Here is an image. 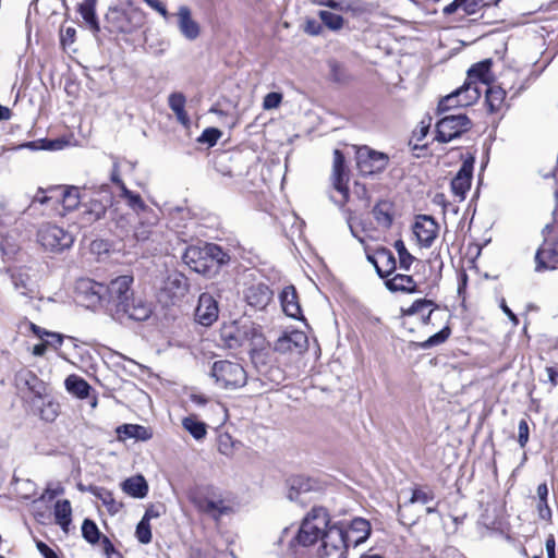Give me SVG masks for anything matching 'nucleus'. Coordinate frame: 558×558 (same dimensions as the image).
Masks as SVG:
<instances>
[{
    "label": "nucleus",
    "mask_w": 558,
    "mask_h": 558,
    "mask_svg": "<svg viewBox=\"0 0 558 558\" xmlns=\"http://www.w3.org/2000/svg\"><path fill=\"white\" fill-rule=\"evenodd\" d=\"M328 523L329 514L324 507L312 508L303 519L298 534L290 542L288 558H314L308 548L318 541Z\"/></svg>",
    "instance_id": "f257e3e1"
},
{
    "label": "nucleus",
    "mask_w": 558,
    "mask_h": 558,
    "mask_svg": "<svg viewBox=\"0 0 558 558\" xmlns=\"http://www.w3.org/2000/svg\"><path fill=\"white\" fill-rule=\"evenodd\" d=\"M182 258L193 271L208 277L230 260L229 254L214 243L191 245L186 247Z\"/></svg>",
    "instance_id": "f03ea898"
},
{
    "label": "nucleus",
    "mask_w": 558,
    "mask_h": 558,
    "mask_svg": "<svg viewBox=\"0 0 558 558\" xmlns=\"http://www.w3.org/2000/svg\"><path fill=\"white\" fill-rule=\"evenodd\" d=\"M319 538L322 539V546L317 551L318 558H347V549L350 545V536L339 523L330 525L328 523Z\"/></svg>",
    "instance_id": "7ed1b4c3"
},
{
    "label": "nucleus",
    "mask_w": 558,
    "mask_h": 558,
    "mask_svg": "<svg viewBox=\"0 0 558 558\" xmlns=\"http://www.w3.org/2000/svg\"><path fill=\"white\" fill-rule=\"evenodd\" d=\"M210 376L221 389H239L247 381L244 367L240 363L228 360L216 361L211 366Z\"/></svg>",
    "instance_id": "20e7f679"
},
{
    "label": "nucleus",
    "mask_w": 558,
    "mask_h": 558,
    "mask_svg": "<svg viewBox=\"0 0 558 558\" xmlns=\"http://www.w3.org/2000/svg\"><path fill=\"white\" fill-rule=\"evenodd\" d=\"M189 280L179 271L167 272L156 286L158 301L163 305H173L189 292Z\"/></svg>",
    "instance_id": "39448f33"
},
{
    "label": "nucleus",
    "mask_w": 558,
    "mask_h": 558,
    "mask_svg": "<svg viewBox=\"0 0 558 558\" xmlns=\"http://www.w3.org/2000/svg\"><path fill=\"white\" fill-rule=\"evenodd\" d=\"M134 277L132 275H121L110 280L106 286V311L113 318L117 311H121L125 305L128 295H132Z\"/></svg>",
    "instance_id": "423d86ee"
},
{
    "label": "nucleus",
    "mask_w": 558,
    "mask_h": 558,
    "mask_svg": "<svg viewBox=\"0 0 558 558\" xmlns=\"http://www.w3.org/2000/svg\"><path fill=\"white\" fill-rule=\"evenodd\" d=\"M105 17L113 31L123 34L133 33L145 22L143 11L135 8L122 10L118 7H110Z\"/></svg>",
    "instance_id": "0eeeda50"
},
{
    "label": "nucleus",
    "mask_w": 558,
    "mask_h": 558,
    "mask_svg": "<svg viewBox=\"0 0 558 558\" xmlns=\"http://www.w3.org/2000/svg\"><path fill=\"white\" fill-rule=\"evenodd\" d=\"M37 239L46 251L53 253L70 248L74 242L70 232L52 223L43 225L37 232Z\"/></svg>",
    "instance_id": "6e6552de"
},
{
    "label": "nucleus",
    "mask_w": 558,
    "mask_h": 558,
    "mask_svg": "<svg viewBox=\"0 0 558 558\" xmlns=\"http://www.w3.org/2000/svg\"><path fill=\"white\" fill-rule=\"evenodd\" d=\"M50 201L60 202L65 210H74L81 202L80 190L76 186H50L47 190H39L34 196V202L48 204Z\"/></svg>",
    "instance_id": "1a4fd4ad"
},
{
    "label": "nucleus",
    "mask_w": 558,
    "mask_h": 558,
    "mask_svg": "<svg viewBox=\"0 0 558 558\" xmlns=\"http://www.w3.org/2000/svg\"><path fill=\"white\" fill-rule=\"evenodd\" d=\"M472 125V121L464 113L446 116L436 124V140L448 143L471 130Z\"/></svg>",
    "instance_id": "9d476101"
},
{
    "label": "nucleus",
    "mask_w": 558,
    "mask_h": 558,
    "mask_svg": "<svg viewBox=\"0 0 558 558\" xmlns=\"http://www.w3.org/2000/svg\"><path fill=\"white\" fill-rule=\"evenodd\" d=\"M125 305L121 311L113 314V319L123 322L125 319L143 322L150 317L153 305L144 296L137 294L134 290L132 295L126 296Z\"/></svg>",
    "instance_id": "9b49d317"
},
{
    "label": "nucleus",
    "mask_w": 558,
    "mask_h": 558,
    "mask_svg": "<svg viewBox=\"0 0 558 558\" xmlns=\"http://www.w3.org/2000/svg\"><path fill=\"white\" fill-rule=\"evenodd\" d=\"M389 163V157L385 153L372 149L368 146L359 147L356 150V166L364 175L383 172Z\"/></svg>",
    "instance_id": "f8f14e48"
},
{
    "label": "nucleus",
    "mask_w": 558,
    "mask_h": 558,
    "mask_svg": "<svg viewBox=\"0 0 558 558\" xmlns=\"http://www.w3.org/2000/svg\"><path fill=\"white\" fill-rule=\"evenodd\" d=\"M75 291L86 307L106 306V284L89 278H81L76 281Z\"/></svg>",
    "instance_id": "ddd939ff"
},
{
    "label": "nucleus",
    "mask_w": 558,
    "mask_h": 558,
    "mask_svg": "<svg viewBox=\"0 0 558 558\" xmlns=\"http://www.w3.org/2000/svg\"><path fill=\"white\" fill-rule=\"evenodd\" d=\"M481 96V89L471 84H464L453 93L445 96L438 104V111L445 112L456 107H466L475 102Z\"/></svg>",
    "instance_id": "4468645a"
},
{
    "label": "nucleus",
    "mask_w": 558,
    "mask_h": 558,
    "mask_svg": "<svg viewBox=\"0 0 558 558\" xmlns=\"http://www.w3.org/2000/svg\"><path fill=\"white\" fill-rule=\"evenodd\" d=\"M438 231L439 226L433 217L427 215L416 217L413 232L422 246L429 247L437 238Z\"/></svg>",
    "instance_id": "2eb2a0df"
},
{
    "label": "nucleus",
    "mask_w": 558,
    "mask_h": 558,
    "mask_svg": "<svg viewBox=\"0 0 558 558\" xmlns=\"http://www.w3.org/2000/svg\"><path fill=\"white\" fill-rule=\"evenodd\" d=\"M15 385L20 391H27L34 396L33 403H35L36 399H41L46 392L44 381L28 369H22L16 373Z\"/></svg>",
    "instance_id": "dca6fc26"
},
{
    "label": "nucleus",
    "mask_w": 558,
    "mask_h": 558,
    "mask_svg": "<svg viewBox=\"0 0 558 558\" xmlns=\"http://www.w3.org/2000/svg\"><path fill=\"white\" fill-rule=\"evenodd\" d=\"M332 185L342 195V202L349 199V177L344 167V156L339 149L333 150V163L331 174Z\"/></svg>",
    "instance_id": "f3484780"
},
{
    "label": "nucleus",
    "mask_w": 558,
    "mask_h": 558,
    "mask_svg": "<svg viewBox=\"0 0 558 558\" xmlns=\"http://www.w3.org/2000/svg\"><path fill=\"white\" fill-rule=\"evenodd\" d=\"M473 165V157L465 159L458 173L451 180V191L460 201L465 198V194L471 187Z\"/></svg>",
    "instance_id": "a211bd4d"
},
{
    "label": "nucleus",
    "mask_w": 558,
    "mask_h": 558,
    "mask_svg": "<svg viewBox=\"0 0 558 558\" xmlns=\"http://www.w3.org/2000/svg\"><path fill=\"white\" fill-rule=\"evenodd\" d=\"M180 34L187 40H196L201 35L199 24L192 17V11L187 5H180L175 13Z\"/></svg>",
    "instance_id": "6ab92c4d"
},
{
    "label": "nucleus",
    "mask_w": 558,
    "mask_h": 558,
    "mask_svg": "<svg viewBox=\"0 0 558 558\" xmlns=\"http://www.w3.org/2000/svg\"><path fill=\"white\" fill-rule=\"evenodd\" d=\"M217 301L209 293H202L195 310V317L203 326H210L218 318Z\"/></svg>",
    "instance_id": "aec40b11"
},
{
    "label": "nucleus",
    "mask_w": 558,
    "mask_h": 558,
    "mask_svg": "<svg viewBox=\"0 0 558 558\" xmlns=\"http://www.w3.org/2000/svg\"><path fill=\"white\" fill-rule=\"evenodd\" d=\"M367 259L373 264L380 278H387L396 269V258L392 252L386 247H380L373 255H367Z\"/></svg>",
    "instance_id": "412c9836"
},
{
    "label": "nucleus",
    "mask_w": 558,
    "mask_h": 558,
    "mask_svg": "<svg viewBox=\"0 0 558 558\" xmlns=\"http://www.w3.org/2000/svg\"><path fill=\"white\" fill-rule=\"evenodd\" d=\"M307 337L303 331L293 330L280 337L275 343V350L278 352L301 353L306 349Z\"/></svg>",
    "instance_id": "4be33fe9"
},
{
    "label": "nucleus",
    "mask_w": 558,
    "mask_h": 558,
    "mask_svg": "<svg viewBox=\"0 0 558 558\" xmlns=\"http://www.w3.org/2000/svg\"><path fill=\"white\" fill-rule=\"evenodd\" d=\"M98 0H83L77 4V13L82 17V24L94 35L99 34L100 24L97 15Z\"/></svg>",
    "instance_id": "5701e85b"
},
{
    "label": "nucleus",
    "mask_w": 558,
    "mask_h": 558,
    "mask_svg": "<svg viewBox=\"0 0 558 558\" xmlns=\"http://www.w3.org/2000/svg\"><path fill=\"white\" fill-rule=\"evenodd\" d=\"M535 269L537 271L555 269L558 266V242L544 243L535 254Z\"/></svg>",
    "instance_id": "b1692460"
},
{
    "label": "nucleus",
    "mask_w": 558,
    "mask_h": 558,
    "mask_svg": "<svg viewBox=\"0 0 558 558\" xmlns=\"http://www.w3.org/2000/svg\"><path fill=\"white\" fill-rule=\"evenodd\" d=\"M272 299V291L264 283L248 287L245 291L247 304L256 310H264Z\"/></svg>",
    "instance_id": "393cba45"
},
{
    "label": "nucleus",
    "mask_w": 558,
    "mask_h": 558,
    "mask_svg": "<svg viewBox=\"0 0 558 558\" xmlns=\"http://www.w3.org/2000/svg\"><path fill=\"white\" fill-rule=\"evenodd\" d=\"M194 504L199 511L215 520H218L230 510L220 498L196 497L194 498Z\"/></svg>",
    "instance_id": "a878e982"
},
{
    "label": "nucleus",
    "mask_w": 558,
    "mask_h": 558,
    "mask_svg": "<svg viewBox=\"0 0 558 558\" xmlns=\"http://www.w3.org/2000/svg\"><path fill=\"white\" fill-rule=\"evenodd\" d=\"M486 4L484 0H453L442 9V12L445 15H450L462 11L463 14L460 17H464L477 13Z\"/></svg>",
    "instance_id": "bb28decb"
},
{
    "label": "nucleus",
    "mask_w": 558,
    "mask_h": 558,
    "mask_svg": "<svg viewBox=\"0 0 558 558\" xmlns=\"http://www.w3.org/2000/svg\"><path fill=\"white\" fill-rule=\"evenodd\" d=\"M313 487L314 483L310 478L296 476L290 480V486L287 496L291 501L305 504V495L310 493Z\"/></svg>",
    "instance_id": "cd10ccee"
},
{
    "label": "nucleus",
    "mask_w": 558,
    "mask_h": 558,
    "mask_svg": "<svg viewBox=\"0 0 558 558\" xmlns=\"http://www.w3.org/2000/svg\"><path fill=\"white\" fill-rule=\"evenodd\" d=\"M11 280L14 290L27 298H33L35 293V283L32 281L29 274L24 268H19L11 274Z\"/></svg>",
    "instance_id": "c85d7f7f"
},
{
    "label": "nucleus",
    "mask_w": 558,
    "mask_h": 558,
    "mask_svg": "<svg viewBox=\"0 0 558 558\" xmlns=\"http://www.w3.org/2000/svg\"><path fill=\"white\" fill-rule=\"evenodd\" d=\"M490 64L492 62L489 60H485L472 65L468 71V82L464 84L473 83V86H476L478 89L480 84L487 86L490 81Z\"/></svg>",
    "instance_id": "c756f323"
},
{
    "label": "nucleus",
    "mask_w": 558,
    "mask_h": 558,
    "mask_svg": "<svg viewBox=\"0 0 558 558\" xmlns=\"http://www.w3.org/2000/svg\"><path fill=\"white\" fill-rule=\"evenodd\" d=\"M280 301L282 310L288 316L292 318L300 317L301 306L299 304L296 291L293 286H288L283 288V290L280 293Z\"/></svg>",
    "instance_id": "7c9ffc66"
},
{
    "label": "nucleus",
    "mask_w": 558,
    "mask_h": 558,
    "mask_svg": "<svg viewBox=\"0 0 558 558\" xmlns=\"http://www.w3.org/2000/svg\"><path fill=\"white\" fill-rule=\"evenodd\" d=\"M350 536V543H353L355 546L365 542L371 534V524L367 520L363 518H355L351 521L349 531H345Z\"/></svg>",
    "instance_id": "2f4dec72"
},
{
    "label": "nucleus",
    "mask_w": 558,
    "mask_h": 558,
    "mask_svg": "<svg viewBox=\"0 0 558 558\" xmlns=\"http://www.w3.org/2000/svg\"><path fill=\"white\" fill-rule=\"evenodd\" d=\"M387 289L392 292L415 293L417 284L412 276L397 274L385 282Z\"/></svg>",
    "instance_id": "473e14b6"
},
{
    "label": "nucleus",
    "mask_w": 558,
    "mask_h": 558,
    "mask_svg": "<svg viewBox=\"0 0 558 558\" xmlns=\"http://www.w3.org/2000/svg\"><path fill=\"white\" fill-rule=\"evenodd\" d=\"M158 217L154 211L142 215L138 226L135 228L134 236L137 241H146L154 233L153 228L157 225Z\"/></svg>",
    "instance_id": "72a5a7b5"
},
{
    "label": "nucleus",
    "mask_w": 558,
    "mask_h": 558,
    "mask_svg": "<svg viewBox=\"0 0 558 558\" xmlns=\"http://www.w3.org/2000/svg\"><path fill=\"white\" fill-rule=\"evenodd\" d=\"M117 434L120 440L134 438L137 440H148L151 438V433L148 428L136 424H124L117 428Z\"/></svg>",
    "instance_id": "f704fd0d"
},
{
    "label": "nucleus",
    "mask_w": 558,
    "mask_h": 558,
    "mask_svg": "<svg viewBox=\"0 0 558 558\" xmlns=\"http://www.w3.org/2000/svg\"><path fill=\"white\" fill-rule=\"evenodd\" d=\"M121 486L124 493L134 498H144L148 493L147 482L142 475H135L126 478L122 482Z\"/></svg>",
    "instance_id": "c9c22d12"
},
{
    "label": "nucleus",
    "mask_w": 558,
    "mask_h": 558,
    "mask_svg": "<svg viewBox=\"0 0 558 558\" xmlns=\"http://www.w3.org/2000/svg\"><path fill=\"white\" fill-rule=\"evenodd\" d=\"M107 211V204L100 199H90L84 204V210L82 213V220L85 223H93L105 217Z\"/></svg>",
    "instance_id": "e433bc0d"
},
{
    "label": "nucleus",
    "mask_w": 558,
    "mask_h": 558,
    "mask_svg": "<svg viewBox=\"0 0 558 558\" xmlns=\"http://www.w3.org/2000/svg\"><path fill=\"white\" fill-rule=\"evenodd\" d=\"M66 390L73 396L84 399L89 395L90 386L89 384L77 375H70L66 377L64 381Z\"/></svg>",
    "instance_id": "4c0bfd02"
},
{
    "label": "nucleus",
    "mask_w": 558,
    "mask_h": 558,
    "mask_svg": "<svg viewBox=\"0 0 558 558\" xmlns=\"http://www.w3.org/2000/svg\"><path fill=\"white\" fill-rule=\"evenodd\" d=\"M53 514L56 523L66 532L72 517V508L70 501L68 499L58 500L54 505Z\"/></svg>",
    "instance_id": "58836bf2"
},
{
    "label": "nucleus",
    "mask_w": 558,
    "mask_h": 558,
    "mask_svg": "<svg viewBox=\"0 0 558 558\" xmlns=\"http://www.w3.org/2000/svg\"><path fill=\"white\" fill-rule=\"evenodd\" d=\"M120 196L125 199L128 206L132 208L137 215H144L149 211H154L147 207L140 194L132 192L125 185H122V192Z\"/></svg>",
    "instance_id": "ea45409f"
},
{
    "label": "nucleus",
    "mask_w": 558,
    "mask_h": 558,
    "mask_svg": "<svg viewBox=\"0 0 558 558\" xmlns=\"http://www.w3.org/2000/svg\"><path fill=\"white\" fill-rule=\"evenodd\" d=\"M87 490L88 493L93 494L95 497L100 499L104 506L107 507L109 512L117 513L121 509V504L117 502L113 498L112 493L107 490L106 488L89 485L87 487Z\"/></svg>",
    "instance_id": "a19ab883"
},
{
    "label": "nucleus",
    "mask_w": 558,
    "mask_h": 558,
    "mask_svg": "<svg viewBox=\"0 0 558 558\" xmlns=\"http://www.w3.org/2000/svg\"><path fill=\"white\" fill-rule=\"evenodd\" d=\"M19 329L22 332L29 330L39 339H44L45 337L56 338L58 344H62L63 342V335L53 331H48L27 319H23L20 322Z\"/></svg>",
    "instance_id": "79ce46f5"
},
{
    "label": "nucleus",
    "mask_w": 558,
    "mask_h": 558,
    "mask_svg": "<svg viewBox=\"0 0 558 558\" xmlns=\"http://www.w3.org/2000/svg\"><path fill=\"white\" fill-rule=\"evenodd\" d=\"M329 77L332 82L338 84H347L352 80V75L348 69L337 60H329Z\"/></svg>",
    "instance_id": "37998d69"
},
{
    "label": "nucleus",
    "mask_w": 558,
    "mask_h": 558,
    "mask_svg": "<svg viewBox=\"0 0 558 558\" xmlns=\"http://www.w3.org/2000/svg\"><path fill=\"white\" fill-rule=\"evenodd\" d=\"M222 338L226 341V344L230 349H235L244 344L246 340V331H242L238 327H227L222 330Z\"/></svg>",
    "instance_id": "c03bdc74"
},
{
    "label": "nucleus",
    "mask_w": 558,
    "mask_h": 558,
    "mask_svg": "<svg viewBox=\"0 0 558 558\" xmlns=\"http://www.w3.org/2000/svg\"><path fill=\"white\" fill-rule=\"evenodd\" d=\"M182 426L187 430L196 440L205 438L207 427L204 422L198 421L195 416L191 415L182 420Z\"/></svg>",
    "instance_id": "a18cd8bd"
},
{
    "label": "nucleus",
    "mask_w": 558,
    "mask_h": 558,
    "mask_svg": "<svg viewBox=\"0 0 558 558\" xmlns=\"http://www.w3.org/2000/svg\"><path fill=\"white\" fill-rule=\"evenodd\" d=\"M41 405L38 407V414L46 422H53L59 415V404L45 395L41 399Z\"/></svg>",
    "instance_id": "49530a36"
},
{
    "label": "nucleus",
    "mask_w": 558,
    "mask_h": 558,
    "mask_svg": "<svg viewBox=\"0 0 558 558\" xmlns=\"http://www.w3.org/2000/svg\"><path fill=\"white\" fill-rule=\"evenodd\" d=\"M486 104L490 112L499 110L505 100L506 93L500 87L488 86L485 90Z\"/></svg>",
    "instance_id": "de8ad7c7"
},
{
    "label": "nucleus",
    "mask_w": 558,
    "mask_h": 558,
    "mask_svg": "<svg viewBox=\"0 0 558 558\" xmlns=\"http://www.w3.org/2000/svg\"><path fill=\"white\" fill-rule=\"evenodd\" d=\"M373 215L377 223L384 228H389L392 223L390 205L388 203H378L373 208Z\"/></svg>",
    "instance_id": "09e8293b"
},
{
    "label": "nucleus",
    "mask_w": 558,
    "mask_h": 558,
    "mask_svg": "<svg viewBox=\"0 0 558 558\" xmlns=\"http://www.w3.org/2000/svg\"><path fill=\"white\" fill-rule=\"evenodd\" d=\"M399 256V265L401 269L409 270L415 257L407 250L402 240H397L393 244Z\"/></svg>",
    "instance_id": "8fccbe9b"
},
{
    "label": "nucleus",
    "mask_w": 558,
    "mask_h": 558,
    "mask_svg": "<svg viewBox=\"0 0 558 558\" xmlns=\"http://www.w3.org/2000/svg\"><path fill=\"white\" fill-rule=\"evenodd\" d=\"M319 17L323 24L331 31H339L343 26V17L337 13L322 10L319 11Z\"/></svg>",
    "instance_id": "3c124183"
},
{
    "label": "nucleus",
    "mask_w": 558,
    "mask_h": 558,
    "mask_svg": "<svg viewBox=\"0 0 558 558\" xmlns=\"http://www.w3.org/2000/svg\"><path fill=\"white\" fill-rule=\"evenodd\" d=\"M430 307L437 308V305L432 300L418 299L408 308H402V313L403 315L412 316L415 314H423L426 310H430Z\"/></svg>",
    "instance_id": "603ef678"
},
{
    "label": "nucleus",
    "mask_w": 558,
    "mask_h": 558,
    "mask_svg": "<svg viewBox=\"0 0 558 558\" xmlns=\"http://www.w3.org/2000/svg\"><path fill=\"white\" fill-rule=\"evenodd\" d=\"M82 535L88 543L95 544L100 537V532L94 521L85 519L82 524Z\"/></svg>",
    "instance_id": "864d4df0"
},
{
    "label": "nucleus",
    "mask_w": 558,
    "mask_h": 558,
    "mask_svg": "<svg viewBox=\"0 0 558 558\" xmlns=\"http://www.w3.org/2000/svg\"><path fill=\"white\" fill-rule=\"evenodd\" d=\"M449 336H450V328L445 327L440 331L430 336L425 341L421 342L418 345L421 349H429L432 347H436V345L444 343L449 338Z\"/></svg>",
    "instance_id": "5fc2aeb1"
},
{
    "label": "nucleus",
    "mask_w": 558,
    "mask_h": 558,
    "mask_svg": "<svg viewBox=\"0 0 558 558\" xmlns=\"http://www.w3.org/2000/svg\"><path fill=\"white\" fill-rule=\"evenodd\" d=\"M136 537L140 543L148 544L151 541L150 524L146 520H141L136 526Z\"/></svg>",
    "instance_id": "6e6d98bb"
},
{
    "label": "nucleus",
    "mask_w": 558,
    "mask_h": 558,
    "mask_svg": "<svg viewBox=\"0 0 558 558\" xmlns=\"http://www.w3.org/2000/svg\"><path fill=\"white\" fill-rule=\"evenodd\" d=\"M221 132L215 128L205 129L202 135L198 137V142L203 144H208V146H214L217 141L220 138Z\"/></svg>",
    "instance_id": "4d7b16f0"
},
{
    "label": "nucleus",
    "mask_w": 558,
    "mask_h": 558,
    "mask_svg": "<svg viewBox=\"0 0 558 558\" xmlns=\"http://www.w3.org/2000/svg\"><path fill=\"white\" fill-rule=\"evenodd\" d=\"M185 101V96L182 93H172L168 98V105L174 113L184 109Z\"/></svg>",
    "instance_id": "13d9d810"
},
{
    "label": "nucleus",
    "mask_w": 558,
    "mask_h": 558,
    "mask_svg": "<svg viewBox=\"0 0 558 558\" xmlns=\"http://www.w3.org/2000/svg\"><path fill=\"white\" fill-rule=\"evenodd\" d=\"M433 499L434 494L432 490L414 489L410 498V502H421L425 505L432 501Z\"/></svg>",
    "instance_id": "bf43d9fd"
},
{
    "label": "nucleus",
    "mask_w": 558,
    "mask_h": 558,
    "mask_svg": "<svg viewBox=\"0 0 558 558\" xmlns=\"http://www.w3.org/2000/svg\"><path fill=\"white\" fill-rule=\"evenodd\" d=\"M281 100H282L281 94L275 93V92L269 93L264 98L263 107L265 110L278 108L279 105L281 104Z\"/></svg>",
    "instance_id": "052dcab7"
},
{
    "label": "nucleus",
    "mask_w": 558,
    "mask_h": 558,
    "mask_svg": "<svg viewBox=\"0 0 558 558\" xmlns=\"http://www.w3.org/2000/svg\"><path fill=\"white\" fill-rule=\"evenodd\" d=\"M529 441V425L525 420H521L518 426V442L521 448L525 447Z\"/></svg>",
    "instance_id": "680f3d73"
},
{
    "label": "nucleus",
    "mask_w": 558,
    "mask_h": 558,
    "mask_svg": "<svg viewBox=\"0 0 558 558\" xmlns=\"http://www.w3.org/2000/svg\"><path fill=\"white\" fill-rule=\"evenodd\" d=\"M322 24L314 19H308L304 25V32L312 36H317L322 33Z\"/></svg>",
    "instance_id": "e2e57ef3"
},
{
    "label": "nucleus",
    "mask_w": 558,
    "mask_h": 558,
    "mask_svg": "<svg viewBox=\"0 0 558 558\" xmlns=\"http://www.w3.org/2000/svg\"><path fill=\"white\" fill-rule=\"evenodd\" d=\"M151 9L157 11L163 19L169 17V12L165 4L159 0H144Z\"/></svg>",
    "instance_id": "0e129e2a"
},
{
    "label": "nucleus",
    "mask_w": 558,
    "mask_h": 558,
    "mask_svg": "<svg viewBox=\"0 0 558 558\" xmlns=\"http://www.w3.org/2000/svg\"><path fill=\"white\" fill-rule=\"evenodd\" d=\"M36 546L38 551L44 556V558H59L56 551L44 542H37Z\"/></svg>",
    "instance_id": "69168bd1"
},
{
    "label": "nucleus",
    "mask_w": 558,
    "mask_h": 558,
    "mask_svg": "<svg viewBox=\"0 0 558 558\" xmlns=\"http://www.w3.org/2000/svg\"><path fill=\"white\" fill-rule=\"evenodd\" d=\"M538 515L543 520H550L551 510L546 501H539L537 505Z\"/></svg>",
    "instance_id": "338daca9"
},
{
    "label": "nucleus",
    "mask_w": 558,
    "mask_h": 558,
    "mask_svg": "<svg viewBox=\"0 0 558 558\" xmlns=\"http://www.w3.org/2000/svg\"><path fill=\"white\" fill-rule=\"evenodd\" d=\"M229 436L220 437L219 439V452L225 456H230L232 453V446L229 442Z\"/></svg>",
    "instance_id": "774afa93"
}]
</instances>
